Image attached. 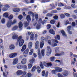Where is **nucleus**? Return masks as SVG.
I'll return each mask as SVG.
<instances>
[{"instance_id": "nucleus-57", "label": "nucleus", "mask_w": 77, "mask_h": 77, "mask_svg": "<svg viewBox=\"0 0 77 77\" xmlns=\"http://www.w3.org/2000/svg\"><path fill=\"white\" fill-rule=\"evenodd\" d=\"M35 18L36 21H37V20H38V14H35Z\"/></svg>"}, {"instance_id": "nucleus-56", "label": "nucleus", "mask_w": 77, "mask_h": 77, "mask_svg": "<svg viewBox=\"0 0 77 77\" xmlns=\"http://www.w3.org/2000/svg\"><path fill=\"white\" fill-rule=\"evenodd\" d=\"M51 28V25L50 24H48L47 26V29H50Z\"/></svg>"}, {"instance_id": "nucleus-34", "label": "nucleus", "mask_w": 77, "mask_h": 77, "mask_svg": "<svg viewBox=\"0 0 77 77\" xmlns=\"http://www.w3.org/2000/svg\"><path fill=\"white\" fill-rule=\"evenodd\" d=\"M30 40H34V34H32L30 36Z\"/></svg>"}, {"instance_id": "nucleus-64", "label": "nucleus", "mask_w": 77, "mask_h": 77, "mask_svg": "<svg viewBox=\"0 0 77 77\" xmlns=\"http://www.w3.org/2000/svg\"><path fill=\"white\" fill-rule=\"evenodd\" d=\"M43 14H46V13H47V12H48V11L46 10H44L43 11Z\"/></svg>"}, {"instance_id": "nucleus-28", "label": "nucleus", "mask_w": 77, "mask_h": 77, "mask_svg": "<svg viewBox=\"0 0 77 77\" xmlns=\"http://www.w3.org/2000/svg\"><path fill=\"white\" fill-rule=\"evenodd\" d=\"M35 60L34 59H31L29 60V62L31 64H33Z\"/></svg>"}, {"instance_id": "nucleus-11", "label": "nucleus", "mask_w": 77, "mask_h": 77, "mask_svg": "<svg viewBox=\"0 0 77 77\" xmlns=\"http://www.w3.org/2000/svg\"><path fill=\"white\" fill-rule=\"evenodd\" d=\"M4 6L5 7L3 8L2 9V11H6L8 9V8L10 7L8 5H4Z\"/></svg>"}, {"instance_id": "nucleus-50", "label": "nucleus", "mask_w": 77, "mask_h": 77, "mask_svg": "<svg viewBox=\"0 0 77 77\" xmlns=\"http://www.w3.org/2000/svg\"><path fill=\"white\" fill-rule=\"evenodd\" d=\"M26 76L28 77H31L32 76V74L31 73L29 72L27 74Z\"/></svg>"}, {"instance_id": "nucleus-17", "label": "nucleus", "mask_w": 77, "mask_h": 77, "mask_svg": "<svg viewBox=\"0 0 77 77\" xmlns=\"http://www.w3.org/2000/svg\"><path fill=\"white\" fill-rule=\"evenodd\" d=\"M69 73L68 71L67 70H65L63 71V74L64 76H67L68 75Z\"/></svg>"}, {"instance_id": "nucleus-39", "label": "nucleus", "mask_w": 77, "mask_h": 77, "mask_svg": "<svg viewBox=\"0 0 77 77\" xmlns=\"http://www.w3.org/2000/svg\"><path fill=\"white\" fill-rule=\"evenodd\" d=\"M56 23V20H52L50 21V23L51 24H54Z\"/></svg>"}, {"instance_id": "nucleus-30", "label": "nucleus", "mask_w": 77, "mask_h": 77, "mask_svg": "<svg viewBox=\"0 0 77 77\" xmlns=\"http://www.w3.org/2000/svg\"><path fill=\"white\" fill-rule=\"evenodd\" d=\"M50 6H53V7H52V8H51L49 9V11H51V10H52L53 9H54V8H55V6H54V5L53 4V3H52V4H50Z\"/></svg>"}, {"instance_id": "nucleus-35", "label": "nucleus", "mask_w": 77, "mask_h": 77, "mask_svg": "<svg viewBox=\"0 0 77 77\" xmlns=\"http://www.w3.org/2000/svg\"><path fill=\"white\" fill-rule=\"evenodd\" d=\"M24 26L25 27H26L27 26H28V25H29V23H27L26 21H25L24 22Z\"/></svg>"}, {"instance_id": "nucleus-13", "label": "nucleus", "mask_w": 77, "mask_h": 77, "mask_svg": "<svg viewBox=\"0 0 77 77\" xmlns=\"http://www.w3.org/2000/svg\"><path fill=\"white\" fill-rule=\"evenodd\" d=\"M23 74V71L21 70H17L16 72V74L17 75H21L22 74Z\"/></svg>"}, {"instance_id": "nucleus-59", "label": "nucleus", "mask_w": 77, "mask_h": 77, "mask_svg": "<svg viewBox=\"0 0 77 77\" xmlns=\"http://www.w3.org/2000/svg\"><path fill=\"white\" fill-rule=\"evenodd\" d=\"M2 23V24H4L5 23V19L4 18H3L1 20Z\"/></svg>"}, {"instance_id": "nucleus-6", "label": "nucleus", "mask_w": 77, "mask_h": 77, "mask_svg": "<svg viewBox=\"0 0 77 77\" xmlns=\"http://www.w3.org/2000/svg\"><path fill=\"white\" fill-rule=\"evenodd\" d=\"M45 40V38L43 37H42L41 38V42H40V47L41 48H42L44 46V42Z\"/></svg>"}, {"instance_id": "nucleus-48", "label": "nucleus", "mask_w": 77, "mask_h": 77, "mask_svg": "<svg viewBox=\"0 0 77 77\" xmlns=\"http://www.w3.org/2000/svg\"><path fill=\"white\" fill-rule=\"evenodd\" d=\"M35 69H36V66H34L32 68L31 71H33V72L35 71Z\"/></svg>"}, {"instance_id": "nucleus-51", "label": "nucleus", "mask_w": 77, "mask_h": 77, "mask_svg": "<svg viewBox=\"0 0 77 77\" xmlns=\"http://www.w3.org/2000/svg\"><path fill=\"white\" fill-rule=\"evenodd\" d=\"M47 17H52L53 16V14L50 13H48L46 15Z\"/></svg>"}, {"instance_id": "nucleus-12", "label": "nucleus", "mask_w": 77, "mask_h": 77, "mask_svg": "<svg viewBox=\"0 0 77 77\" xmlns=\"http://www.w3.org/2000/svg\"><path fill=\"white\" fill-rule=\"evenodd\" d=\"M13 61L12 63L13 65H16L18 63V58H16L13 59Z\"/></svg>"}, {"instance_id": "nucleus-24", "label": "nucleus", "mask_w": 77, "mask_h": 77, "mask_svg": "<svg viewBox=\"0 0 77 77\" xmlns=\"http://www.w3.org/2000/svg\"><path fill=\"white\" fill-rule=\"evenodd\" d=\"M39 42L38 41H36L35 44V48L37 49L38 48V47H39Z\"/></svg>"}, {"instance_id": "nucleus-1", "label": "nucleus", "mask_w": 77, "mask_h": 77, "mask_svg": "<svg viewBox=\"0 0 77 77\" xmlns=\"http://www.w3.org/2000/svg\"><path fill=\"white\" fill-rule=\"evenodd\" d=\"M41 52L40 51V49H38V57L39 58H41L43 56H44L45 54V50L42 49L41 51Z\"/></svg>"}, {"instance_id": "nucleus-19", "label": "nucleus", "mask_w": 77, "mask_h": 77, "mask_svg": "<svg viewBox=\"0 0 77 77\" xmlns=\"http://www.w3.org/2000/svg\"><path fill=\"white\" fill-rule=\"evenodd\" d=\"M13 12H18L20 11V9L18 8H14L13 9Z\"/></svg>"}, {"instance_id": "nucleus-31", "label": "nucleus", "mask_w": 77, "mask_h": 77, "mask_svg": "<svg viewBox=\"0 0 77 77\" xmlns=\"http://www.w3.org/2000/svg\"><path fill=\"white\" fill-rule=\"evenodd\" d=\"M36 69H37V72L38 73H40L41 72V68L39 66H38L36 67Z\"/></svg>"}, {"instance_id": "nucleus-43", "label": "nucleus", "mask_w": 77, "mask_h": 77, "mask_svg": "<svg viewBox=\"0 0 77 77\" xmlns=\"http://www.w3.org/2000/svg\"><path fill=\"white\" fill-rule=\"evenodd\" d=\"M22 68H23L25 70H26L27 69V67L26 65H22Z\"/></svg>"}, {"instance_id": "nucleus-38", "label": "nucleus", "mask_w": 77, "mask_h": 77, "mask_svg": "<svg viewBox=\"0 0 77 77\" xmlns=\"http://www.w3.org/2000/svg\"><path fill=\"white\" fill-rule=\"evenodd\" d=\"M64 6V4L62 3H59L58 4V6L59 7H61V6L63 7Z\"/></svg>"}, {"instance_id": "nucleus-44", "label": "nucleus", "mask_w": 77, "mask_h": 77, "mask_svg": "<svg viewBox=\"0 0 77 77\" xmlns=\"http://www.w3.org/2000/svg\"><path fill=\"white\" fill-rule=\"evenodd\" d=\"M33 52V49H31L30 50V52L29 53V55H32V53Z\"/></svg>"}, {"instance_id": "nucleus-40", "label": "nucleus", "mask_w": 77, "mask_h": 77, "mask_svg": "<svg viewBox=\"0 0 77 77\" xmlns=\"http://www.w3.org/2000/svg\"><path fill=\"white\" fill-rule=\"evenodd\" d=\"M61 32L63 36H66V34H65V31H64L63 30H61Z\"/></svg>"}, {"instance_id": "nucleus-58", "label": "nucleus", "mask_w": 77, "mask_h": 77, "mask_svg": "<svg viewBox=\"0 0 77 77\" xmlns=\"http://www.w3.org/2000/svg\"><path fill=\"white\" fill-rule=\"evenodd\" d=\"M71 17H72L74 19H77V17L76 16L74 15H71Z\"/></svg>"}, {"instance_id": "nucleus-52", "label": "nucleus", "mask_w": 77, "mask_h": 77, "mask_svg": "<svg viewBox=\"0 0 77 77\" xmlns=\"http://www.w3.org/2000/svg\"><path fill=\"white\" fill-rule=\"evenodd\" d=\"M34 39L35 41H36V40H37V39H38V34H36L35 35Z\"/></svg>"}, {"instance_id": "nucleus-9", "label": "nucleus", "mask_w": 77, "mask_h": 77, "mask_svg": "<svg viewBox=\"0 0 77 77\" xmlns=\"http://www.w3.org/2000/svg\"><path fill=\"white\" fill-rule=\"evenodd\" d=\"M12 20H8L7 23V27L8 28H10L11 27V26L12 25Z\"/></svg>"}, {"instance_id": "nucleus-18", "label": "nucleus", "mask_w": 77, "mask_h": 77, "mask_svg": "<svg viewBox=\"0 0 77 77\" xmlns=\"http://www.w3.org/2000/svg\"><path fill=\"white\" fill-rule=\"evenodd\" d=\"M18 26H14L12 28L11 30H12V31H15V30H18Z\"/></svg>"}, {"instance_id": "nucleus-5", "label": "nucleus", "mask_w": 77, "mask_h": 77, "mask_svg": "<svg viewBox=\"0 0 77 77\" xmlns=\"http://www.w3.org/2000/svg\"><path fill=\"white\" fill-rule=\"evenodd\" d=\"M36 24H37V25L36 27V29L37 30L40 29H41V24L39 22H35L34 23V26H35Z\"/></svg>"}, {"instance_id": "nucleus-16", "label": "nucleus", "mask_w": 77, "mask_h": 77, "mask_svg": "<svg viewBox=\"0 0 77 77\" xmlns=\"http://www.w3.org/2000/svg\"><path fill=\"white\" fill-rule=\"evenodd\" d=\"M17 68L18 69H21L23 68V65L20 63H19L17 65Z\"/></svg>"}, {"instance_id": "nucleus-60", "label": "nucleus", "mask_w": 77, "mask_h": 77, "mask_svg": "<svg viewBox=\"0 0 77 77\" xmlns=\"http://www.w3.org/2000/svg\"><path fill=\"white\" fill-rule=\"evenodd\" d=\"M64 14H65V15H66V17H70V14H69L68 13H64Z\"/></svg>"}, {"instance_id": "nucleus-54", "label": "nucleus", "mask_w": 77, "mask_h": 77, "mask_svg": "<svg viewBox=\"0 0 77 77\" xmlns=\"http://www.w3.org/2000/svg\"><path fill=\"white\" fill-rule=\"evenodd\" d=\"M57 76L58 77H63V75L59 73L57 74Z\"/></svg>"}, {"instance_id": "nucleus-8", "label": "nucleus", "mask_w": 77, "mask_h": 77, "mask_svg": "<svg viewBox=\"0 0 77 77\" xmlns=\"http://www.w3.org/2000/svg\"><path fill=\"white\" fill-rule=\"evenodd\" d=\"M12 39H18V35L16 34L15 32H13L12 34Z\"/></svg>"}, {"instance_id": "nucleus-3", "label": "nucleus", "mask_w": 77, "mask_h": 77, "mask_svg": "<svg viewBox=\"0 0 77 77\" xmlns=\"http://www.w3.org/2000/svg\"><path fill=\"white\" fill-rule=\"evenodd\" d=\"M51 41L52 42V44H51V46L53 47H56L57 46V44L56 43H59L58 41L57 40L54 39H52L51 40Z\"/></svg>"}, {"instance_id": "nucleus-15", "label": "nucleus", "mask_w": 77, "mask_h": 77, "mask_svg": "<svg viewBox=\"0 0 77 77\" xmlns=\"http://www.w3.org/2000/svg\"><path fill=\"white\" fill-rule=\"evenodd\" d=\"M27 63V59L24 58L22 60L21 63L22 65H25Z\"/></svg>"}, {"instance_id": "nucleus-10", "label": "nucleus", "mask_w": 77, "mask_h": 77, "mask_svg": "<svg viewBox=\"0 0 77 77\" xmlns=\"http://www.w3.org/2000/svg\"><path fill=\"white\" fill-rule=\"evenodd\" d=\"M55 69H56V72H60L63 71V69L62 68L59 67H55Z\"/></svg>"}, {"instance_id": "nucleus-63", "label": "nucleus", "mask_w": 77, "mask_h": 77, "mask_svg": "<svg viewBox=\"0 0 77 77\" xmlns=\"http://www.w3.org/2000/svg\"><path fill=\"white\" fill-rule=\"evenodd\" d=\"M54 18L55 20H58V16H55L54 17Z\"/></svg>"}, {"instance_id": "nucleus-41", "label": "nucleus", "mask_w": 77, "mask_h": 77, "mask_svg": "<svg viewBox=\"0 0 77 77\" xmlns=\"http://www.w3.org/2000/svg\"><path fill=\"white\" fill-rule=\"evenodd\" d=\"M55 38L56 39L60 40V36H59V35H57L55 37Z\"/></svg>"}, {"instance_id": "nucleus-47", "label": "nucleus", "mask_w": 77, "mask_h": 77, "mask_svg": "<svg viewBox=\"0 0 77 77\" xmlns=\"http://www.w3.org/2000/svg\"><path fill=\"white\" fill-rule=\"evenodd\" d=\"M56 72V69L55 70H53L51 71V73L52 74H55Z\"/></svg>"}, {"instance_id": "nucleus-37", "label": "nucleus", "mask_w": 77, "mask_h": 77, "mask_svg": "<svg viewBox=\"0 0 77 77\" xmlns=\"http://www.w3.org/2000/svg\"><path fill=\"white\" fill-rule=\"evenodd\" d=\"M16 23H17V20L14 19V20H13V22L12 20H11V24L12 25L15 24H16Z\"/></svg>"}, {"instance_id": "nucleus-4", "label": "nucleus", "mask_w": 77, "mask_h": 77, "mask_svg": "<svg viewBox=\"0 0 77 77\" xmlns=\"http://www.w3.org/2000/svg\"><path fill=\"white\" fill-rule=\"evenodd\" d=\"M47 51H46V55L48 56H50L51 53V48L50 46L47 47Z\"/></svg>"}, {"instance_id": "nucleus-29", "label": "nucleus", "mask_w": 77, "mask_h": 77, "mask_svg": "<svg viewBox=\"0 0 77 77\" xmlns=\"http://www.w3.org/2000/svg\"><path fill=\"white\" fill-rule=\"evenodd\" d=\"M26 19L27 21L29 22V21H30L31 20V19L30 18V16L29 15H28L27 17H26Z\"/></svg>"}, {"instance_id": "nucleus-23", "label": "nucleus", "mask_w": 77, "mask_h": 77, "mask_svg": "<svg viewBox=\"0 0 77 77\" xmlns=\"http://www.w3.org/2000/svg\"><path fill=\"white\" fill-rule=\"evenodd\" d=\"M15 47L14 45H10L9 46V48L10 50H14L15 49Z\"/></svg>"}, {"instance_id": "nucleus-14", "label": "nucleus", "mask_w": 77, "mask_h": 77, "mask_svg": "<svg viewBox=\"0 0 77 77\" xmlns=\"http://www.w3.org/2000/svg\"><path fill=\"white\" fill-rule=\"evenodd\" d=\"M29 51L28 49H27L23 53V56L24 57H27V54L29 53Z\"/></svg>"}, {"instance_id": "nucleus-21", "label": "nucleus", "mask_w": 77, "mask_h": 77, "mask_svg": "<svg viewBox=\"0 0 77 77\" xmlns=\"http://www.w3.org/2000/svg\"><path fill=\"white\" fill-rule=\"evenodd\" d=\"M49 32L52 35H55V32L53 29H51L49 30Z\"/></svg>"}, {"instance_id": "nucleus-27", "label": "nucleus", "mask_w": 77, "mask_h": 77, "mask_svg": "<svg viewBox=\"0 0 77 77\" xmlns=\"http://www.w3.org/2000/svg\"><path fill=\"white\" fill-rule=\"evenodd\" d=\"M28 14L31 15V16H32V17H35V14L32 13V12L29 11L28 12Z\"/></svg>"}, {"instance_id": "nucleus-42", "label": "nucleus", "mask_w": 77, "mask_h": 77, "mask_svg": "<svg viewBox=\"0 0 77 77\" xmlns=\"http://www.w3.org/2000/svg\"><path fill=\"white\" fill-rule=\"evenodd\" d=\"M52 65V64L51 63H48L47 64V67H50V66H51Z\"/></svg>"}, {"instance_id": "nucleus-33", "label": "nucleus", "mask_w": 77, "mask_h": 77, "mask_svg": "<svg viewBox=\"0 0 77 77\" xmlns=\"http://www.w3.org/2000/svg\"><path fill=\"white\" fill-rule=\"evenodd\" d=\"M55 59H56V57H51L50 59V60L52 62H54V60H55Z\"/></svg>"}, {"instance_id": "nucleus-32", "label": "nucleus", "mask_w": 77, "mask_h": 77, "mask_svg": "<svg viewBox=\"0 0 77 77\" xmlns=\"http://www.w3.org/2000/svg\"><path fill=\"white\" fill-rule=\"evenodd\" d=\"M28 69H31L32 66H33V64L31 63H29L28 65Z\"/></svg>"}, {"instance_id": "nucleus-7", "label": "nucleus", "mask_w": 77, "mask_h": 77, "mask_svg": "<svg viewBox=\"0 0 77 77\" xmlns=\"http://www.w3.org/2000/svg\"><path fill=\"white\" fill-rule=\"evenodd\" d=\"M42 63L44 66H45L46 67H47V63L44 61L43 62V63L40 62V67H41L42 69H43V68H44V66L42 65Z\"/></svg>"}, {"instance_id": "nucleus-62", "label": "nucleus", "mask_w": 77, "mask_h": 77, "mask_svg": "<svg viewBox=\"0 0 77 77\" xmlns=\"http://www.w3.org/2000/svg\"><path fill=\"white\" fill-rule=\"evenodd\" d=\"M45 71L43 70L42 72V75L43 77L45 76Z\"/></svg>"}, {"instance_id": "nucleus-49", "label": "nucleus", "mask_w": 77, "mask_h": 77, "mask_svg": "<svg viewBox=\"0 0 77 77\" xmlns=\"http://www.w3.org/2000/svg\"><path fill=\"white\" fill-rule=\"evenodd\" d=\"M57 11L56 10H53L51 11V13L52 14H55V13H57Z\"/></svg>"}, {"instance_id": "nucleus-55", "label": "nucleus", "mask_w": 77, "mask_h": 77, "mask_svg": "<svg viewBox=\"0 0 77 77\" xmlns=\"http://www.w3.org/2000/svg\"><path fill=\"white\" fill-rule=\"evenodd\" d=\"M13 54V57L14 58L15 57H16L17 56V53H12Z\"/></svg>"}, {"instance_id": "nucleus-2", "label": "nucleus", "mask_w": 77, "mask_h": 77, "mask_svg": "<svg viewBox=\"0 0 77 77\" xmlns=\"http://www.w3.org/2000/svg\"><path fill=\"white\" fill-rule=\"evenodd\" d=\"M22 36H20L19 37L17 41H19V47H22L23 46V45L24 44V40L23 39H22Z\"/></svg>"}, {"instance_id": "nucleus-26", "label": "nucleus", "mask_w": 77, "mask_h": 77, "mask_svg": "<svg viewBox=\"0 0 77 77\" xmlns=\"http://www.w3.org/2000/svg\"><path fill=\"white\" fill-rule=\"evenodd\" d=\"M25 49H26V45H24L22 47L21 51L23 52V51H24L25 50Z\"/></svg>"}, {"instance_id": "nucleus-53", "label": "nucleus", "mask_w": 77, "mask_h": 77, "mask_svg": "<svg viewBox=\"0 0 77 77\" xmlns=\"http://www.w3.org/2000/svg\"><path fill=\"white\" fill-rule=\"evenodd\" d=\"M9 57L10 58H14L13 54L12 53L11 54L9 55Z\"/></svg>"}, {"instance_id": "nucleus-61", "label": "nucleus", "mask_w": 77, "mask_h": 77, "mask_svg": "<svg viewBox=\"0 0 77 77\" xmlns=\"http://www.w3.org/2000/svg\"><path fill=\"white\" fill-rule=\"evenodd\" d=\"M55 56H61V54H56L55 55Z\"/></svg>"}, {"instance_id": "nucleus-45", "label": "nucleus", "mask_w": 77, "mask_h": 77, "mask_svg": "<svg viewBox=\"0 0 77 77\" xmlns=\"http://www.w3.org/2000/svg\"><path fill=\"white\" fill-rule=\"evenodd\" d=\"M60 18L63 19L65 17V15L63 14H61L60 15Z\"/></svg>"}, {"instance_id": "nucleus-20", "label": "nucleus", "mask_w": 77, "mask_h": 77, "mask_svg": "<svg viewBox=\"0 0 77 77\" xmlns=\"http://www.w3.org/2000/svg\"><path fill=\"white\" fill-rule=\"evenodd\" d=\"M33 45V43L32 42H30L28 43V48L29 49H32V47Z\"/></svg>"}, {"instance_id": "nucleus-25", "label": "nucleus", "mask_w": 77, "mask_h": 77, "mask_svg": "<svg viewBox=\"0 0 77 77\" xmlns=\"http://www.w3.org/2000/svg\"><path fill=\"white\" fill-rule=\"evenodd\" d=\"M3 17H5V18H8L9 17V14H8V13L5 12L3 14Z\"/></svg>"}, {"instance_id": "nucleus-22", "label": "nucleus", "mask_w": 77, "mask_h": 77, "mask_svg": "<svg viewBox=\"0 0 77 77\" xmlns=\"http://www.w3.org/2000/svg\"><path fill=\"white\" fill-rule=\"evenodd\" d=\"M21 21L19 23V27L20 29H22V27H23V23Z\"/></svg>"}, {"instance_id": "nucleus-46", "label": "nucleus", "mask_w": 77, "mask_h": 77, "mask_svg": "<svg viewBox=\"0 0 77 77\" xmlns=\"http://www.w3.org/2000/svg\"><path fill=\"white\" fill-rule=\"evenodd\" d=\"M23 15H19L18 17V18L20 20H21L23 19Z\"/></svg>"}, {"instance_id": "nucleus-36", "label": "nucleus", "mask_w": 77, "mask_h": 77, "mask_svg": "<svg viewBox=\"0 0 77 77\" xmlns=\"http://www.w3.org/2000/svg\"><path fill=\"white\" fill-rule=\"evenodd\" d=\"M8 17L10 20H11L14 18V16L12 14H11Z\"/></svg>"}]
</instances>
